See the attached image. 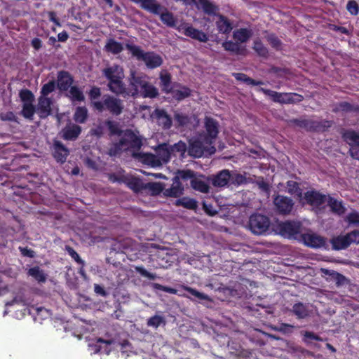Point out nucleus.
I'll list each match as a JSON object with an SVG mask.
<instances>
[{
  "label": "nucleus",
  "instance_id": "1",
  "mask_svg": "<svg viewBox=\"0 0 359 359\" xmlns=\"http://www.w3.org/2000/svg\"><path fill=\"white\" fill-rule=\"evenodd\" d=\"M205 133L200 134L196 140L189 142L188 153L194 158L213 154L216 149L213 143L218 134L217 123L212 118L205 119Z\"/></svg>",
  "mask_w": 359,
  "mask_h": 359
},
{
  "label": "nucleus",
  "instance_id": "2",
  "mask_svg": "<svg viewBox=\"0 0 359 359\" xmlns=\"http://www.w3.org/2000/svg\"><path fill=\"white\" fill-rule=\"evenodd\" d=\"M142 145V139L131 130H126L121 134V139L117 144L120 151H130L132 155L143 163L151 167L160 166V160L154 154L137 153Z\"/></svg>",
  "mask_w": 359,
  "mask_h": 359
},
{
  "label": "nucleus",
  "instance_id": "3",
  "mask_svg": "<svg viewBox=\"0 0 359 359\" xmlns=\"http://www.w3.org/2000/svg\"><path fill=\"white\" fill-rule=\"evenodd\" d=\"M102 74L109 81L108 86L111 91L116 94L124 93L125 88L122 81L124 73L122 67L113 64L103 69Z\"/></svg>",
  "mask_w": 359,
  "mask_h": 359
},
{
  "label": "nucleus",
  "instance_id": "4",
  "mask_svg": "<svg viewBox=\"0 0 359 359\" xmlns=\"http://www.w3.org/2000/svg\"><path fill=\"white\" fill-rule=\"evenodd\" d=\"M126 48L133 57L144 62L149 69L157 68L163 63L162 57L154 52H144L140 47L129 43L126 44Z\"/></svg>",
  "mask_w": 359,
  "mask_h": 359
},
{
  "label": "nucleus",
  "instance_id": "5",
  "mask_svg": "<svg viewBox=\"0 0 359 359\" xmlns=\"http://www.w3.org/2000/svg\"><path fill=\"white\" fill-rule=\"evenodd\" d=\"M129 86L127 89L125 88L124 93H120L123 95H130L133 97L139 95V93L142 87L147 82V76L142 74L136 72L131 69L128 77Z\"/></svg>",
  "mask_w": 359,
  "mask_h": 359
},
{
  "label": "nucleus",
  "instance_id": "6",
  "mask_svg": "<svg viewBox=\"0 0 359 359\" xmlns=\"http://www.w3.org/2000/svg\"><path fill=\"white\" fill-rule=\"evenodd\" d=\"M93 107L99 111L107 109L114 115L120 114L123 108V105L121 100L109 95L103 96L102 101L93 102Z\"/></svg>",
  "mask_w": 359,
  "mask_h": 359
},
{
  "label": "nucleus",
  "instance_id": "7",
  "mask_svg": "<svg viewBox=\"0 0 359 359\" xmlns=\"http://www.w3.org/2000/svg\"><path fill=\"white\" fill-rule=\"evenodd\" d=\"M278 233L283 236L288 238H298L302 235V226L300 222L294 221H287L280 222L277 225Z\"/></svg>",
  "mask_w": 359,
  "mask_h": 359
},
{
  "label": "nucleus",
  "instance_id": "8",
  "mask_svg": "<svg viewBox=\"0 0 359 359\" xmlns=\"http://www.w3.org/2000/svg\"><path fill=\"white\" fill-rule=\"evenodd\" d=\"M269 219L263 215L255 214L250 217L249 228L255 234L264 233L269 229Z\"/></svg>",
  "mask_w": 359,
  "mask_h": 359
},
{
  "label": "nucleus",
  "instance_id": "9",
  "mask_svg": "<svg viewBox=\"0 0 359 359\" xmlns=\"http://www.w3.org/2000/svg\"><path fill=\"white\" fill-rule=\"evenodd\" d=\"M273 204L280 214L288 215L292 212L294 203L290 198L278 195L273 199Z\"/></svg>",
  "mask_w": 359,
  "mask_h": 359
},
{
  "label": "nucleus",
  "instance_id": "10",
  "mask_svg": "<svg viewBox=\"0 0 359 359\" xmlns=\"http://www.w3.org/2000/svg\"><path fill=\"white\" fill-rule=\"evenodd\" d=\"M53 104V101L50 97L39 96L36 106V114L41 118H46L51 113Z\"/></svg>",
  "mask_w": 359,
  "mask_h": 359
},
{
  "label": "nucleus",
  "instance_id": "11",
  "mask_svg": "<svg viewBox=\"0 0 359 359\" xmlns=\"http://www.w3.org/2000/svg\"><path fill=\"white\" fill-rule=\"evenodd\" d=\"M179 31L182 32L187 36L191 37L201 42H206L208 39L207 35L203 32L195 29L187 24L182 25L179 27Z\"/></svg>",
  "mask_w": 359,
  "mask_h": 359
},
{
  "label": "nucleus",
  "instance_id": "12",
  "mask_svg": "<svg viewBox=\"0 0 359 359\" xmlns=\"http://www.w3.org/2000/svg\"><path fill=\"white\" fill-rule=\"evenodd\" d=\"M302 200L314 207H320L325 204L327 197L314 191H309L305 193Z\"/></svg>",
  "mask_w": 359,
  "mask_h": 359
},
{
  "label": "nucleus",
  "instance_id": "13",
  "mask_svg": "<svg viewBox=\"0 0 359 359\" xmlns=\"http://www.w3.org/2000/svg\"><path fill=\"white\" fill-rule=\"evenodd\" d=\"M111 341L103 340L99 338L96 340V341L89 344L88 347L91 353L100 352L108 355L111 351Z\"/></svg>",
  "mask_w": 359,
  "mask_h": 359
},
{
  "label": "nucleus",
  "instance_id": "14",
  "mask_svg": "<svg viewBox=\"0 0 359 359\" xmlns=\"http://www.w3.org/2000/svg\"><path fill=\"white\" fill-rule=\"evenodd\" d=\"M302 238L305 245L311 248H318L325 244V241L322 236L312 232L302 233Z\"/></svg>",
  "mask_w": 359,
  "mask_h": 359
},
{
  "label": "nucleus",
  "instance_id": "15",
  "mask_svg": "<svg viewBox=\"0 0 359 359\" xmlns=\"http://www.w3.org/2000/svg\"><path fill=\"white\" fill-rule=\"evenodd\" d=\"M32 303V299L29 293L25 290H20L15 294L12 301L6 304V306L8 307L15 304L19 306H29Z\"/></svg>",
  "mask_w": 359,
  "mask_h": 359
},
{
  "label": "nucleus",
  "instance_id": "16",
  "mask_svg": "<svg viewBox=\"0 0 359 359\" xmlns=\"http://www.w3.org/2000/svg\"><path fill=\"white\" fill-rule=\"evenodd\" d=\"M292 311L297 318L303 319L310 316L312 312V306L297 303L293 305Z\"/></svg>",
  "mask_w": 359,
  "mask_h": 359
},
{
  "label": "nucleus",
  "instance_id": "17",
  "mask_svg": "<svg viewBox=\"0 0 359 359\" xmlns=\"http://www.w3.org/2000/svg\"><path fill=\"white\" fill-rule=\"evenodd\" d=\"M231 172L228 170H223L213 176L212 183L215 187H223L230 182Z\"/></svg>",
  "mask_w": 359,
  "mask_h": 359
},
{
  "label": "nucleus",
  "instance_id": "18",
  "mask_svg": "<svg viewBox=\"0 0 359 359\" xmlns=\"http://www.w3.org/2000/svg\"><path fill=\"white\" fill-rule=\"evenodd\" d=\"M277 98L276 102L281 104H289L292 102H297L302 100V96L297 93H278L276 95Z\"/></svg>",
  "mask_w": 359,
  "mask_h": 359
},
{
  "label": "nucleus",
  "instance_id": "19",
  "mask_svg": "<svg viewBox=\"0 0 359 359\" xmlns=\"http://www.w3.org/2000/svg\"><path fill=\"white\" fill-rule=\"evenodd\" d=\"M69 150L59 141L53 144V155L57 161L63 163L69 155Z\"/></svg>",
  "mask_w": 359,
  "mask_h": 359
},
{
  "label": "nucleus",
  "instance_id": "20",
  "mask_svg": "<svg viewBox=\"0 0 359 359\" xmlns=\"http://www.w3.org/2000/svg\"><path fill=\"white\" fill-rule=\"evenodd\" d=\"M140 6L142 8L155 15H159L163 10V6L156 0H144Z\"/></svg>",
  "mask_w": 359,
  "mask_h": 359
},
{
  "label": "nucleus",
  "instance_id": "21",
  "mask_svg": "<svg viewBox=\"0 0 359 359\" xmlns=\"http://www.w3.org/2000/svg\"><path fill=\"white\" fill-rule=\"evenodd\" d=\"M81 128L75 124H69L62 130V136L67 140H73L77 138L81 133Z\"/></svg>",
  "mask_w": 359,
  "mask_h": 359
},
{
  "label": "nucleus",
  "instance_id": "22",
  "mask_svg": "<svg viewBox=\"0 0 359 359\" xmlns=\"http://www.w3.org/2000/svg\"><path fill=\"white\" fill-rule=\"evenodd\" d=\"M192 4H195L198 8L202 9L208 15H215L216 13L217 7L208 0H194Z\"/></svg>",
  "mask_w": 359,
  "mask_h": 359
},
{
  "label": "nucleus",
  "instance_id": "23",
  "mask_svg": "<svg viewBox=\"0 0 359 359\" xmlns=\"http://www.w3.org/2000/svg\"><path fill=\"white\" fill-rule=\"evenodd\" d=\"M123 50V46L121 43L116 41L114 39L107 40L104 46V50L107 53L116 55L121 53Z\"/></svg>",
  "mask_w": 359,
  "mask_h": 359
},
{
  "label": "nucleus",
  "instance_id": "24",
  "mask_svg": "<svg viewBox=\"0 0 359 359\" xmlns=\"http://www.w3.org/2000/svg\"><path fill=\"white\" fill-rule=\"evenodd\" d=\"M171 151L166 144L158 146L156 149V156L160 160V166L163 163H167L170 158Z\"/></svg>",
  "mask_w": 359,
  "mask_h": 359
},
{
  "label": "nucleus",
  "instance_id": "25",
  "mask_svg": "<svg viewBox=\"0 0 359 359\" xmlns=\"http://www.w3.org/2000/svg\"><path fill=\"white\" fill-rule=\"evenodd\" d=\"M252 35L251 29L241 28L235 30L233 33V39L240 43L247 42Z\"/></svg>",
  "mask_w": 359,
  "mask_h": 359
},
{
  "label": "nucleus",
  "instance_id": "26",
  "mask_svg": "<svg viewBox=\"0 0 359 359\" xmlns=\"http://www.w3.org/2000/svg\"><path fill=\"white\" fill-rule=\"evenodd\" d=\"M72 79L66 72H60L57 76V86L61 90H66L72 84Z\"/></svg>",
  "mask_w": 359,
  "mask_h": 359
},
{
  "label": "nucleus",
  "instance_id": "27",
  "mask_svg": "<svg viewBox=\"0 0 359 359\" xmlns=\"http://www.w3.org/2000/svg\"><path fill=\"white\" fill-rule=\"evenodd\" d=\"M183 187L178 180L175 179L170 188L166 189L164 191L165 195L171 197H179L183 194Z\"/></svg>",
  "mask_w": 359,
  "mask_h": 359
},
{
  "label": "nucleus",
  "instance_id": "28",
  "mask_svg": "<svg viewBox=\"0 0 359 359\" xmlns=\"http://www.w3.org/2000/svg\"><path fill=\"white\" fill-rule=\"evenodd\" d=\"M216 25L218 31L222 34H229L232 30L231 23L223 15H218V19L216 21Z\"/></svg>",
  "mask_w": 359,
  "mask_h": 359
},
{
  "label": "nucleus",
  "instance_id": "29",
  "mask_svg": "<svg viewBox=\"0 0 359 359\" xmlns=\"http://www.w3.org/2000/svg\"><path fill=\"white\" fill-rule=\"evenodd\" d=\"M155 115L157 118L158 125L162 126L164 128H170L172 124L171 118L163 110L156 109L155 111Z\"/></svg>",
  "mask_w": 359,
  "mask_h": 359
},
{
  "label": "nucleus",
  "instance_id": "30",
  "mask_svg": "<svg viewBox=\"0 0 359 359\" xmlns=\"http://www.w3.org/2000/svg\"><path fill=\"white\" fill-rule=\"evenodd\" d=\"M127 186L135 192L144 191V184L140 179L137 177H127L126 180Z\"/></svg>",
  "mask_w": 359,
  "mask_h": 359
},
{
  "label": "nucleus",
  "instance_id": "31",
  "mask_svg": "<svg viewBox=\"0 0 359 359\" xmlns=\"http://www.w3.org/2000/svg\"><path fill=\"white\" fill-rule=\"evenodd\" d=\"M158 90L148 81L142 87L139 93V95L143 97L154 98L158 95Z\"/></svg>",
  "mask_w": 359,
  "mask_h": 359
},
{
  "label": "nucleus",
  "instance_id": "32",
  "mask_svg": "<svg viewBox=\"0 0 359 359\" xmlns=\"http://www.w3.org/2000/svg\"><path fill=\"white\" fill-rule=\"evenodd\" d=\"M27 274L32 276L39 283H44L47 279L48 275L39 266H34L28 270Z\"/></svg>",
  "mask_w": 359,
  "mask_h": 359
},
{
  "label": "nucleus",
  "instance_id": "33",
  "mask_svg": "<svg viewBox=\"0 0 359 359\" xmlns=\"http://www.w3.org/2000/svg\"><path fill=\"white\" fill-rule=\"evenodd\" d=\"M331 243L332 245V248L337 250L345 249L349 246L346 235L333 238L331 240Z\"/></svg>",
  "mask_w": 359,
  "mask_h": 359
},
{
  "label": "nucleus",
  "instance_id": "34",
  "mask_svg": "<svg viewBox=\"0 0 359 359\" xmlns=\"http://www.w3.org/2000/svg\"><path fill=\"white\" fill-rule=\"evenodd\" d=\"M330 208L332 212L337 215H342L345 212V208L342 205L341 202L331 198L327 197L326 203Z\"/></svg>",
  "mask_w": 359,
  "mask_h": 359
},
{
  "label": "nucleus",
  "instance_id": "35",
  "mask_svg": "<svg viewBox=\"0 0 359 359\" xmlns=\"http://www.w3.org/2000/svg\"><path fill=\"white\" fill-rule=\"evenodd\" d=\"M158 15H160L161 20L167 26L170 27L175 26L176 20L173 14L169 12L165 8L163 7V10Z\"/></svg>",
  "mask_w": 359,
  "mask_h": 359
},
{
  "label": "nucleus",
  "instance_id": "36",
  "mask_svg": "<svg viewBox=\"0 0 359 359\" xmlns=\"http://www.w3.org/2000/svg\"><path fill=\"white\" fill-rule=\"evenodd\" d=\"M172 97L177 100H181L190 95L191 90L184 86H178L170 90Z\"/></svg>",
  "mask_w": 359,
  "mask_h": 359
},
{
  "label": "nucleus",
  "instance_id": "37",
  "mask_svg": "<svg viewBox=\"0 0 359 359\" xmlns=\"http://www.w3.org/2000/svg\"><path fill=\"white\" fill-rule=\"evenodd\" d=\"M343 137L351 147L359 145V135L353 130L346 131L343 135Z\"/></svg>",
  "mask_w": 359,
  "mask_h": 359
},
{
  "label": "nucleus",
  "instance_id": "38",
  "mask_svg": "<svg viewBox=\"0 0 359 359\" xmlns=\"http://www.w3.org/2000/svg\"><path fill=\"white\" fill-rule=\"evenodd\" d=\"M322 271L324 274L329 276L330 279L335 281L338 285H343L346 281L344 276L334 271L323 269Z\"/></svg>",
  "mask_w": 359,
  "mask_h": 359
},
{
  "label": "nucleus",
  "instance_id": "39",
  "mask_svg": "<svg viewBox=\"0 0 359 359\" xmlns=\"http://www.w3.org/2000/svg\"><path fill=\"white\" fill-rule=\"evenodd\" d=\"M191 185L193 189L202 193H208L209 191L208 185L205 182L199 179H192L191 181Z\"/></svg>",
  "mask_w": 359,
  "mask_h": 359
},
{
  "label": "nucleus",
  "instance_id": "40",
  "mask_svg": "<svg viewBox=\"0 0 359 359\" xmlns=\"http://www.w3.org/2000/svg\"><path fill=\"white\" fill-rule=\"evenodd\" d=\"M233 76L237 80L243 81L248 85L259 86L263 84L262 81H255L243 73H235L233 74Z\"/></svg>",
  "mask_w": 359,
  "mask_h": 359
},
{
  "label": "nucleus",
  "instance_id": "41",
  "mask_svg": "<svg viewBox=\"0 0 359 359\" xmlns=\"http://www.w3.org/2000/svg\"><path fill=\"white\" fill-rule=\"evenodd\" d=\"M88 116V110L86 107H79L76 108L74 119L75 121L83 123L86 121Z\"/></svg>",
  "mask_w": 359,
  "mask_h": 359
},
{
  "label": "nucleus",
  "instance_id": "42",
  "mask_svg": "<svg viewBox=\"0 0 359 359\" xmlns=\"http://www.w3.org/2000/svg\"><path fill=\"white\" fill-rule=\"evenodd\" d=\"M69 97L72 101L81 102L84 100V95L82 90L76 86H72L70 88Z\"/></svg>",
  "mask_w": 359,
  "mask_h": 359
},
{
  "label": "nucleus",
  "instance_id": "43",
  "mask_svg": "<svg viewBox=\"0 0 359 359\" xmlns=\"http://www.w3.org/2000/svg\"><path fill=\"white\" fill-rule=\"evenodd\" d=\"M182 288L185 291L189 292L191 295L201 300L211 301L210 297L204 293H202L196 289L187 285H182Z\"/></svg>",
  "mask_w": 359,
  "mask_h": 359
},
{
  "label": "nucleus",
  "instance_id": "44",
  "mask_svg": "<svg viewBox=\"0 0 359 359\" xmlns=\"http://www.w3.org/2000/svg\"><path fill=\"white\" fill-rule=\"evenodd\" d=\"M176 204L191 210L196 209L197 207L196 201L189 198L179 199L177 201Z\"/></svg>",
  "mask_w": 359,
  "mask_h": 359
},
{
  "label": "nucleus",
  "instance_id": "45",
  "mask_svg": "<svg viewBox=\"0 0 359 359\" xmlns=\"http://www.w3.org/2000/svg\"><path fill=\"white\" fill-rule=\"evenodd\" d=\"M229 180L230 182L234 185H241L247 182L246 177L243 175L236 172H231V179Z\"/></svg>",
  "mask_w": 359,
  "mask_h": 359
},
{
  "label": "nucleus",
  "instance_id": "46",
  "mask_svg": "<svg viewBox=\"0 0 359 359\" xmlns=\"http://www.w3.org/2000/svg\"><path fill=\"white\" fill-rule=\"evenodd\" d=\"M287 192L292 195H296L299 197L302 196V190L297 182L294 181H288L287 183Z\"/></svg>",
  "mask_w": 359,
  "mask_h": 359
},
{
  "label": "nucleus",
  "instance_id": "47",
  "mask_svg": "<svg viewBox=\"0 0 359 359\" xmlns=\"http://www.w3.org/2000/svg\"><path fill=\"white\" fill-rule=\"evenodd\" d=\"M22 113L25 118H32L36 113V107L32 103L23 104Z\"/></svg>",
  "mask_w": 359,
  "mask_h": 359
},
{
  "label": "nucleus",
  "instance_id": "48",
  "mask_svg": "<svg viewBox=\"0 0 359 359\" xmlns=\"http://www.w3.org/2000/svg\"><path fill=\"white\" fill-rule=\"evenodd\" d=\"M55 89V82L50 81L48 83L44 84L41 90L40 96L48 97L49 94L53 93Z\"/></svg>",
  "mask_w": 359,
  "mask_h": 359
},
{
  "label": "nucleus",
  "instance_id": "49",
  "mask_svg": "<svg viewBox=\"0 0 359 359\" xmlns=\"http://www.w3.org/2000/svg\"><path fill=\"white\" fill-rule=\"evenodd\" d=\"M144 190H148L152 195H156L161 191L162 187L159 183L149 182L144 184Z\"/></svg>",
  "mask_w": 359,
  "mask_h": 359
},
{
  "label": "nucleus",
  "instance_id": "50",
  "mask_svg": "<svg viewBox=\"0 0 359 359\" xmlns=\"http://www.w3.org/2000/svg\"><path fill=\"white\" fill-rule=\"evenodd\" d=\"M160 79L163 90H164L165 92H170L171 90L170 74L167 73L161 74Z\"/></svg>",
  "mask_w": 359,
  "mask_h": 359
},
{
  "label": "nucleus",
  "instance_id": "51",
  "mask_svg": "<svg viewBox=\"0 0 359 359\" xmlns=\"http://www.w3.org/2000/svg\"><path fill=\"white\" fill-rule=\"evenodd\" d=\"M164 318L159 315H155L154 316L150 318L147 321V325L149 327H152L154 328H157L162 323H164Z\"/></svg>",
  "mask_w": 359,
  "mask_h": 359
},
{
  "label": "nucleus",
  "instance_id": "52",
  "mask_svg": "<svg viewBox=\"0 0 359 359\" xmlns=\"http://www.w3.org/2000/svg\"><path fill=\"white\" fill-rule=\"evenodd\" d=\"M222 47L228 51L239 53L241 47L237 43H234L231 41H226L222 43Z\"/></svg>",
  "mask_w": 359,
  "mask_h": 359
},
{
  "label": "nucleus",
  "instance_id": "53",
  "mask_svg": "<svg viewBox=\"0 0 359 359\" xmlns=\"http://www.w3.org/2000/svg\"><path fill=\"white\" fill-rule=\"evenodd\" d=\"M170 149L172 153H180V156L183 157L187 148L184 142L180 141L177 143L175 144Z\"/></svg>",
  "mask_w": 359,
  "mask_h": 359
},
{
  "label": "nucleus",
  "instance_id": "54",
  "mask_svg": "<svg viewBox=\"0 0 359 359\" xmlns=\"http://www.w3.org/2000/svg\"><path fill=\"white\" fill-rule=\"evenodd\" d=\"M20 97L23 102V104L32 103L34 95L29 90H23L20 93Z\"/></svg>",
  "mask_w": 359,
  "mask_h": 359
},
{
  "label": "nucleus",
  "instance_id": "55",
  "mask_svg": "<svg viewBox=\"0 0 359 359\" xmlns=\"http://www.w3.org/2000/svg\"><path fill=\"white\" fill-rule=\"evenodd\" d=\"M346 9L353 15H357L359 13V6L354 0H351L347 3Z\"/></svg>",
  "mask_w": 359,
  "mask_h": 359
},
{
  "label": "nucleus",
  "instance_id": "56",
  "mask_svg": "<svg viewBox=\"0 0 359 359\" xmlns=\"http://www.w3.org/2000/svg\"><path fill=\"white\" fill-rule=\"evenodd\" d=\"M175 121L179 126H184L189 122V118L185 114L176 112L175 114Z\"/></svg>",
  "mask_w": 359,
  "mask_h": 359
},
{
  "label": "nucleus",
  "instance_id": "57",
  "mask_svg": "<svg viewBox=\"0 0 359 359\" xmlns=\"http://www.w3.org/2000/svg\"><path fill=\"white\" fill-rule=\"evenodd\" d=\"M346 221L351 224L359 226V212L357 211H352L347 215Z\"/></svg>",
  "mask_w": 359,
  "mask_h": 359
},
{
  "label": "nucleus",
  "instance_id": "58",
  "mask_svg": "<svg viewBox=\"0 0 359 359\" xmlns=\"http://www.w3.org/2000/svg\"><path fill=\"white\" fill-rule=\"evenodd\" d=\"M349 245L351 243H359V230H354L346 235Z\"/></svg>",
  "mask_w": 359,
  "mask_h": 359
},
{
  "label": "nucleus",
  "instance_id": "59",
  "mask_svg": "<svg viewBox=\"0 0 359 359\" xmlns=\"http://www.w3.org/2000/svg\"><path fill=\"white\" fill-rule=\"evenodd\" d=\"M253 48L259 55L265 56L267 54V49L259 41H255Z\"/></svg>",
  "mask_w": 359,
  "mask_h": 359
},
{
  "label": "nucleus",
  "instance_id": "60",
  "mask_svg": "<svg viewBox=\"0 0 359 359\" xmlns=\"http://www.w3.org/2000/svg\"><path fill=\"white\" fill-rule=\"evenodd\" d=\"M304 126L306 129L310 130H319L320 128V126L318 122L311 120L304 121Z\"/></svg>",
  "mask_w": 359,
  "mask_h": 359
},
{
  "label": "nucleus",
  "instance_id": "61",
  "mask_svg": "<svg viewBox=\"0 0 359 359\" xmlns=\"http://www.w3.org/2000/svg\"><path fill=\"white\" fill-rule=\"evenodd\" d=\"M45 13L47 15L49 20L52 22L55 26L61 27L62 24L55 11H46Z\"/></svg>",
  "mask_w": 359,
  "mask_h": 359
},
{
  "label": "nucleus",
  "instance_id": "62",
  "mask_svg": "<svg viewBox=\"0 0 359 359\" xmlns=\"http://www.w3.org/2000/svg\"><path fill=\"white\" fill-rule=\"evenodd\" d=\"M194 173L193 171L187 170H181L179 171L177 173V176L175 177V179L178 180L180 178L187 180V179H194Z\"/></svg>",
  "mask_w": 359,
  "mask_h": 359
},
{
  "label": "nucleus",
  "instance_id": "63",
  "mask_svg": "<svg viewBox=\"0 0 359 359\" xmlns=\"http://www.w3.org/2000/svg\"><path fill=\"white\" fill-rule=\"evenodd\" d=\"M137 271L144 277H146L150 280H155L156 275L147 271L142 267H137Z\"/></svg>",
  "mask_w": 359,
  "mask_h": 359
},
{
  "label": "nucleus",
  "instance_id": "64",
  "mask_svg": "<svg viewBox=\"0 0 359 359\" xmlns=\"http://www.w3.org/2000/svg\"><path fill=\"white\" fill-rule=\"evenodd\" d=\"M107 126L111 134H118L120 133L118 123L114 121H108Z\"/></svg>",
  "mask_w": 359,
  "mask_h": 359
}]
</instances>
